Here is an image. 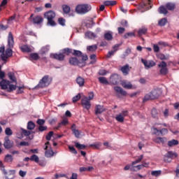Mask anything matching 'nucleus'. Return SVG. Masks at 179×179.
I'll return each instance as SVG.
<instances>
[{
	"label": "nucleus",
	"instance_id": "nucleus-32",
	"mask_svg": "<svg viewBox=\"0 0 179 179\" xmlns=\"http://www.w3.org/2000/svg\"><path fill=\"white\" fill-rule=\"evenodd\" d=\"M165 6L168 10H174L176 9V4L173 3H167Z\"/></svg>",
	"mask_w": 179,
	"mask_h": 179
},
{
	"label": "nucleus",
	"instance_id": "nucleus-8",
	"mask_svg": "<svg viewBox=\"0 0 179 179\" xmlns=\"http://www.w3.org/2000/svg\"><path fill=\"white\" fill-rule=\"evenodd\" d=\"M69 64L71 65H78V66H85V62L83 60H78L76 57H71L69 59Z\"/></svg>",
	"mask_w": 179,
	"mask_h": 179
},
{
	"label": "nucleus",
	"instance_id": "nucleus-18",
	"mask_svg": "<svg viewBox=\"0 0 179 179\" xmlns=\"http://www.w3.org/2000/svg\"><path fill=\"white\" fill-rule=\"evenodd\" d=\"M43 22H44V19L40 15H37L32 18V23H34V24H41Z\"/></svg>",
	"mask_w": 179,
	"mask_h": 179
},
{
	"label": "nucleus",
	"instance_id": "nucleus-58",
	"mask_svg": "<svg viewBox=\"0 0 179 179\" xmlns=\"http://www.w3.org/2000/svg\"><path fill=\"white\" fill-rule=\"evenodd\" d=\"M91 148H95V149H99V148H100V146H101V143H94V144H91L90 145Z\"/></svg>",
	"mask_w": 179,
	"mask_h": 179
},
{
	"label": "nucleus",
	"instance_id": "nucleus-10",
	"mask_svg": "<svg viewBox=\"0 0 179 179\" xmlns=\"http://www.w3.org/2000/svg\"><path fill=\"white\" fill-rule=\"evenodd\" d=\"M73 55H74V57H78V58H82L81 61L83 62H85L87 61L88 57L86 55H83V53H82V52L80 50H73Z\"/></svg>",
	"mask_w": 179,
	"mask_h": 179
},
{
	"label": "nucleus",
	"instance_id": "nucleus-60",
	"mask_svg": "<svg viewBox=\"0 0 179 179\" xmlns=\"http://www.w3.org/2000/svg\"><path fill=\"white\" fill-rule=\"evenodd\" d=\"M164 160L166 163H171V158H169V156L166 155V154L164 157Z\"/></svg>",
	"mask_w": 179,
	"mask_h": 179
},
{
	"label": "nucleus",
	"instance_id": "nucleus-50",
	"mask_svg": "<svg viewBox=\"0 0 179 179\" xmlns=\"http://www.w3.org/2000/svg\"><path fill=\"white\" fill-rule=\"evenodd\" d=\"M69 149L71 153H73V155H78V151H76L75 147L69 145Z\"/></svg>",
	"mask_w": 179,
	"mask_h": 179
},
{
	"label": "nucleus",
	"instance_id": "nucleus-54",
	"mask_svg": "<svg viewBox=\"0 0 179 179\" xmlns=\"http://www.w3.org/2000/svg\"><path fill=\"white\" fill-rule=\"evenodd\" d=\"M54 135V131H50L47 135H46V140L47 141H51V138H52V136Z\"/></svg>",
	"mask_w": 179,
	"mask_h": 179
},
{
	"label": "nucleus",
	"instance_id": "nucleus-40",
	"mask_svg": "<svg viewBox=\"0 0 179 179\" xmlns=\"http://www.w3.org/2000/svg\"><path fill=\"white\" fill-rule=\"evenodd\" d=\"M115 120L117 122H124V117L120 113L115 116Z\"/></svg>",
	"mask_w": 179,
	"mask_h": 179
},
{
	"label": "nucleus",
	"instance_id": "nucleus-27",
	"mask_svg": "<svg viewBox=\"0 0 179 179\" xmlns=\"http://www.w3.org/2000/svg\"><path fill=\"white\" fill-rule=\"evenodd\" d=\"M158 11H159V13H160L161 15H167V13H169V11H167V8H166L164 6H161L158 8Z\"/></svg>",
	"mask_w": 179,
	"mask_h": 179
},
{
	"label": "nucleus",
	"instance_id": "nucleus-1",
	"mask_svg": "<svg viewBox=\"0 0 179 179\" xmlns=\"http://www.w3.org/2000/svg\"><path fill=\"white\" fill-rule=\"evenodd\" d=\"M13 45H15V40L13 38V34L12 32L8 33V48L5 51V46L1 45L0 48V53L1 54V58L2 61H8V58H10L13 55L12 48H13Z\"/></svg>",
	"mask_w": 179,
	"mask_h": 179
},
{
	"label": "nucleus",
	"instance_id": "nucleus-43",
	"mask_svg": "<svg viewBox=\"0 0 179 179\" xmlns=\"http://www.w3.org/2000/svg\"><path fill=\"white\" fill-rule=\"evenodd\" d=\"M30 160L31 162H35V163H38L40 158H38V156H37L36 155H33L31 156Z\"/></svg>",
	"mask_w": 179,
	"mask_h": 179
},
{
	"label": "nucleus",
	"instance_id": "nucleus-11",
	"mask_svg": "<svg viewBox=\"0 0 179 179\" xmlns=\"http://www.w3.org/2000/svg\"><path fill=\"white\" fill-rule=\"evenodd\" d=\"M13 141H10L8 136H6L3 143V146L5 149H7L8 150L9 149H12V148H13Z\"/></svg>",
	"mask_w": 179,
	"mask_h": 179
},
{
	"label": "nucleus",
	"instance_id": "nucleus-33",
	"mask_svg": "<svg viewBox=\"0 0 179 179\" xmlns=\"http://www.w3.org/2000/svg\"><path fill=\"white\" fill-rule=\"evenodd\" d=\"M4 161L6 163H12V162H13V157L11 155H6Z\"/></svg>",
	"mask_w": 179,
	"mask_h": 179
},
{
	"label": "nucleus",
	"instance_id": "nucleus-14",
	"mask_svg": "<svg viewBox=\"0 0 179 179\" xmlns=\"http://www.w3.org/2000/svg\"><path fill=\"white\" fill-rule=\"evenodd\" d=\"M51 58L57 59V61H64L65 59V55L64 53H54L50 55Z\"/></svg>",
	"mask_w": 179,
	"mask_h": 179
},
{
	"label": "nucleus",
	"instance_id": "nucleus-25",
	"mask_svg": "<svg viewBox=\"0 0 179 179\" xmlns=\"http://www.w3.org/2000/svg\"><path fill=\"white\" fill-rule=\"evenodd\" d=\"M122 86L124 87V89H132V84L126 80H123L122 82Z\"/></svg>",
	"mask_w": 179,
	"mask_h": 179
},
{
	"label": "nucleus",
	"instance_id": "nucleus-21",
	"mask_svg": "<svg viewBox=\"0 0 179 179\" xmlns=\"http://www.w3.org/2000/svg\"><path fill=\"white\" fill-rule=\"evenodd\" d=\"M104 39L107 41H111L113 40V32L112 31H107L103 35Z\"/></svg>",
	"mask_w": 179,
	"mask_h": 179
},
{
	"label": "nucleus",
	"instance_id": "nucleus-59",
	"mask_svg": "<svg viewBox=\"0 0 179 179\" xmlns=\"http://www.w3.org/2000/svg\"><path fill=\"white\" fill-rule=\"evenodd\" d=\"M38 129L39 132H44V131H47V126H39Z\"/></svg>",
	"mask_w": 179,
	"mask_h": 179
},
{
	"label": "nucleus",
	"instance_id": "nucleus-37",
	"mask_svg": "<svg viewBox=\"0 0 179 179\" xmlns=\"http://www.w3.org/2000/svg\"><path fill=\"white\" fill-rule=\"evenodd\" d=\"M151 114H152V117H153V118H159V112L157 111V110L155 108H153L151 110Z\"/></svg>",
	"mask_w": 179,
	"mask_h": 179
},
{
	"label": "nucleus",
	"instance_id": "nucleus-9",
	"mask_svg": "<svg viewBox=\"0 0 179 179\" xmlns=\"http://www.w3.org/2000/svg\"><path fill=\"white\" fill-rule=\"evenodd\" d=\"M158 67L161 68L159 72L161 75H167L169 73V69H167V63L163 61L159 64H158Z\"/></svg>",
	"mask_w": 179,
	"mask_h": 179
},
{
	"label": "nucleus",
	"instance_id": "nucleus-47",
	"mask_svg": "<svg viewBox=\"0 0 179 179\" xmlns=\"http://www.w3.org/2000/svg\"><path fill=\"white\" fill-rule=\"evenodd\" d=\"M75 146H76V148H77V149H79L80 150H83V149H85L86 148L85 145L80 144L79 143H75Z\"/></svg>",
	"mask_w": 179,
	"mask_h": 179
},
{
	"label": "nucleus",
	"instance_id": "nucleus-6",
	"mask_svg": "<svg viewBox=\"0 0 179 179\" xmlns=\"http://www.w3.org/2000/svg\"><path fill=\"white\" fill-rule=\"evenodd\" d=\"M111 85H118L121 82V76L117 73L112 74L109 78Z\"/></svg>",
	"mask_w": 179,
	"mask_h": 179
},
{
	"label": "nucleus",
	"instance_id": "nucleus-45",
	"mask_svg": "<svg viewBox=\"0 0 179 179\" xmlns=\"http://www.w3.org/2000/svg\"><path fill=\"white\" fill-rule=\"evenodd\" d=\"M151 175L154 177H159L162 176V171H152Z\"/></svg>",
	"mask_w": 179,
	"mask_h": 179
},
{
	"label": "nucleus",
	"instance_id": "nucleus-7",
	"mask_svg": "<svg viewBox=\"0 0 179 179\" xmlns=\"http://www.w3.org/2000/svg\"><path fill=\"white\" fill-rule=\"evenodd\" d=\"M81 105L83 107V108H85V110H90V107H92V103H90V99L87 98V96H84L81 99Z\"/></svg>",
	"mask_w": 179,
	"mask_h": 179
},
{
	"label": "nucleus",
	"instance_id": "nucleus-15",
	"mask_svg": "<svg viewBox=\"0 0 179 179\" xmlns=\"http://www.w3.org/2000/svg\"><path fill=\"white\" fill-rule=\"evenodd\" d=\"M131 69L132 67H130L129 64H126L121 67L120 71L122 72L124 76H127V75L129 74V71Z\"/></svg>",
	"mask_w": 179,
	"mask_h": 179
},
{
	"label": "nucleus",
	"instance_id": "nucleus-49",
	"mask_svg": "<svg viewBox=\"0 0 179 179\" xmlns=\"http://www.w3.org/2000/svg\"><path fill=\"white\" fill-rule=\"evenodd\" d=\"M30 57L32 58L34 61H37L40 57L38 56V54L37 53H31L30 55Z\"/></svg>",
	"mask_w": 179,
	"mask_h": 179
},
{
	"label": "nucleus",
	"instance_id": "nucleus-17",
	"mask_svg": "<svg viewBox=\"0 0 179 179\" xmlns=\"http://www.w3.org/2000/svg\"><path fill=\"white\" fill-rule=\"evenodd\" d=\"M141 62H143L145 68H152L156 65V63L154 61H146L143 59H141Z\"/></svg>",
	"mask_w": 179,
	"mask_h": 179
},
{
	"label": "nucleus",
	"instance_id": "nucleus-38",
	"mask_svg": "<svg viewBox=\"0 0 179 179\" xmlns=\"http://www.w3.org/2000/svg\"><path fill=\"white\" fill-rule=\"evenodd\" d=\"M158 24H159V26H161V27L166 26V24H167V19L162 18V19L159 20L158 22Z\"/></svg>",
	"mask_w": 179,
	"mask_h": 179
},
{
	"label": "nucleus",
	"instance_id": "nucleus-53",
	"mask_svg": "<svg viewBox=\"0 0 179 179\" xmlns=\"http://www.w3.org/2000/svg\"><path fill=\"white\" fill-rule=\"evenodd\" d=\"M117 49L109 51L106 56L107 58H110L112 55H114V54H115V52H117Z\"/></svg>",
	"mask_w": 179,
	"mask_h": 179
},
{
	"label": "nucleus",
	"instance_id": "nucleus-34",
	"mask_svg": "<svg viewBox=\"0 0 179 179\" xmlns=\"http://www.w3.org/2000/svg\"><path fill=\"white\" fill-rule=\"evenodd\" d=\"M177 145H178V141L176 139L168 141V146H169L170 148H171V146H177Z\"/></svg>",
	"mask_w": 179,
	"mask_h": 179
},
{
	"label": "nucleus",
	"instance_id": "nucleus-48",
	"mask_svg": "<svg viewBox=\"0 0 179 179\" xmlns=\"http://www.w3.org/2000/svg\"><path fill=\"white\" fill-rule=\"evenodd\" d=\"M159 134L162 135V136H164V135H167V134H169V129L166 128H163L160 129Z\"/></svg>",
	"mask_w": 179,
	"mask_h": 179
},
{
	"label": "nucleus",
	"instance_id": "nucleus-51",
	"mask_svg": "<svg viewBox=\"0 0 179 179\" xmlns=\"http://www.w3.org/2000/svg\"><path fill=\"white\" fill-rule=\"evenodd\" d=\"M90 59L92 60L90 64H96V55H91Z\"/></svg>",
	"mask_w": 179,
	"mask_h": 179
},
{
	"label": "nucleus",
	"instance_id": "nucleus-35",
	"mask_svg": "<svg viewBox=\"0 0 179 179\" xmlns=\"http://www.w3.org/2000/svg\"><path fill=\"white\" fill-rule=\"evenodd\" d=\"M85 37H87L88 38H96L97 36H96V34L92 31H87L85 33Z\"/></svg>",
	"mask_w": 179,
	"mask_h": 179
},
{
	"label": "nucleus",
	"instance_id": "nucleus-23",
	"mask_svg": "<svg viewBox=\"0 0 179 179\" xmlns=\"http://www.w3.org/2000/svg\"><path fill=\"white\" fill-rule=\"evenodd\" d=\"M76 83L80 86V87H83V86H85V78L81 76H78L76 78Z\"/></svg>",
	"mask_w": 179,
	"mask_h": 179
},
{
	"label": "nucleus",
	"instance_id": "nucleus-44",
	"mask_svg": "<svg viewBox=\"0 0 179 179\" xmlns=\"http://www.w3.org/2000/svg\"><path fill=\"white\" fill-rule=\"evenodd\" d=\"M22 130V134L24 135V136H30L31 135V131H28L24 129H21Z\"/></svg>",
	"mask_w": 179,
	"mask_h": 179
},
{
	"label": "nucleus",
	"instance_id": "nucleus-62",
	"mask_svg": "<svg viewBox=\"0 0 179 179\" xmlns=\"http://www.w3.org/2000/svg\"><path fill=\"white\" fill-rule=\"evenodd\" d=\"M99 75H101V76H104L105 75H107V71L105 69H101L99 71Z\"/></svg>",
	"mask_w": 179,
	"mask_h": 179
},
{
	"label": "nucleus",
	"instance_id": "nucleus-4",
	"mask_svg": "<svg viewBox=\"0 0 179 179\" xmlns=\"http://www.w3.org/2000/svg\"><path fill=\"white\" fill-rule=\"evenodd\" d=\"M52 80L50 78L49 76H44L42 79L39 81L38 84L35 87V89H41L47 87L51 85Z\"/></svg>",
	"mask_w": 179,
	"mask_h": 179
},
{
	"label": "nucleus",
	"instance_id": "nucleus-41",
	"mask_svg": "<svg viewBox=\"0 0 179 179\" xmlns=\"http://www.w3.org/2000/svg\"><path fill=\"white\" fill-rule=\"evenodd\" d=\"M143 160V155H140L136 161L132 162V166H135V164H138V163H141Z\"/></svg>",
	"mask_w": 179,
	"mask_h": 179
},
{
	"label": "nucleus",
	"instance_id": "nucleus-31",
	"mask_svg": "<svg viewBox=\"0 0 179 179\" xmlns=\"http://www.w3.org/2000/svg\"><path fill=\"white\" fill-rule=\"evenodd\" d=\"M27 128L29 131H33V129H34V128H36V124H34V122H33L32 121H29L27 123Z\"/></svg>",
	"mask_w": 179,
	"mask_h": 179
},
{
	"label": "nucleus",
	"instance_id": "nucleus-63",
	"mask_svg": "<svg viewBox=\"0 0 179 179\" xmlns=\"http://www.w3.org/2000/svg\"><path fill=\"white\" fill-rule=\"evenodd\" d=\"M158 58H159V59H162V61L164 60V59H166V60L169 59V57H166L164 55H163V54L159 55H158Z\"/></svg>",
	"mask_w": 179,
	"mask_h": 179
},
{
	"label": "nucleus",
	"instance_id": "nucleus-26",
	"mask_svg": "<svg viewBox=\"0 0 179 179\" xmlns=\"http://www.w3.org/2000/svg\"><path fill=\"white\" fill-rule=\"evenodd\" d=\"M20 50L22 52H31V48H30V46L27 45H22L20 47Z\"/></svg>",
	"mask_w": 179,
	"mask_h": 179
},
{
	"label": "nucleus",
	"instance_id": "nucleus-16",
	"mask_svg": "<svg viewBox=\"0 0 179 179\" xmlns=\"http://www.w3.org/2000/svg\"><path fill=\"white\" fill-rule=\"evenodd\" d=\"M9 85H10V81H9L8 80L3 79L0 82V86H1V89H2V90H6L8 89V86H9Z\"/></svg>",
	"mask_w": 179,
	"mask_h": 179
},
{
	"label": "nucleus",
	"instance_id": "nucleus-19",
	"mask_svg": "<svg viewBox=\"0 0 179 179\" xmlns=\"http://www.w3.org/2000/svg\"><path fill=\"white\" fill-rule=\"evenodd\" d=\"M104 106L101 105H96L95 107V114L96 115H99V114H102L104 113Z\"/></svg>",
	"mask_w": 179,
	"mask_h": 179
},
{
	"label": "nucleus",
	"instance_id": "nucleus-3",
	"mask_svg": "<svg viewBox=\"0 0 179 179\" xmlns=\"http://www.w3.org/2000/svg\"><path fill=\"white\" fill-rule=\"evenodd\" d=\"M92 9V6L89 4H78L76 7V12L78 13V15H85L90 12Z\"/></svg>",
	"mask_w": 179,
	"mask_h": 179
},
{
	"label": "nucleus",
	"instance_id": "nucleus-56",
	"mask_svg": "<svg viewBox=\"0 0 179 179\" xmlns=\"http://www.w3.org/2000/svg\"><path fill=\"white\" fill-rule=\"evenodd\" d=\"M5 134H6V135L10 136V135H12V134H13L12 129H10V128H9V127H7L5 130Z\"/></svg>",
	"mask_w": 179,
	"mask_h": 179
},
{
	"label": "nucleus",
	"instance_id": "nucleus-42",
	"mask_svg": "<svg viewBox=\"0 0 179 179\" xmlns=\"http://www.w3.org/2000/svg\"><path fill=\"white\" fill-rule=\"evenodd\" d=\"M17 87L16 85H15L9 84L8 88L7 89V92L8 93H10V92H13V90H16Z\"/></svg>",
	"mask_w": 179,
	"mask_h": 179
},
{
	"label": "nucleus",
	"instance_id": "nucleus-24",
	"mask_svg": "<svg viewBox=\"0 0 179 179\" xmlns=\"http://www.w3.org/2000/svg\"><path fill=\"white\" fill-rule=\"evenodd\" d=\"M148 33V28L143 27L142 28H140L138 31V37H141V36H144V34H146Z\"/></svg>",
	"mask_w": 179,
	"mask_h": 179
},
{
	"label": "nucleus",
	"instance_id": "nucleus-39",
	"mask_svg": "<svg viewBox=\"0 0 179 179\" xmlns=\"http://www.w3.org/2000/svg\"><path fill=\"white\" fill-rule=\"evenodd\" d=\"M73 50L69 48H66L62 50L63 54H66V55H69L70 54H73Z\"/></svg>",
	"mask_w": 179,
	"mask_h": 179
},
{
	"label": "nucleus",
	"instance_id": "nucleus-61",
	"mask_svg": "<svg viewBox=\"0 0 179 179\" xmlns=\"http://www.w3.org/2000/svg\"><path fill=\"white\" fill-rule=\"evenodd\" d=\"M59 24H61V26H65V19L60 17L58 20Z\"/></svg>",
	"mask_w": 179,
	"mask_h": 179
},
{
	"label": "nucleus",
	"instance_id": "nucleus-30",
	"mask_svg": "<svg viewBox=\"0 0 179 179\" xmlns=\"http://www.w3.org/2000/svg\"><path fill=\"white\" fill-rule=\"evenodd\" d=\"M103 5L105 6H114L115 5H117L116 1H105L103 2Z\"/></svg>",
	"mask_w": 179,
	"mask_h": 179
},
{
	"label": "nucleus",
	"instance_id": "nucleus-13",
	"mask_svg": "<svg viewBox=\"0 0 179 179\" xmlns=\"http://www.w3.org/2000/svg\"><path fill=\"white\" fill-rule=\"evenodd\" d=\"M45 150H46L45 152V156L46 157H52L54 156V151L52 150V149L48 150H47V149H48V145H50V142H47L45 143Z\"/></svg>",
	"mask_w": 179,
	"mask_h": 179
},
{
	"label": "nucleus",
	"instance_id": "nucleus-36",
	"mask_svg": "<svg viewBox=\"0 0 179 179\" xmlns=\"http://www.w3.org/2000/svg\"><path fill=\"white\" fill-rule=\"evenodd\" d=\"M98 79L100 83H102V85H110V83H108V80L107 78H106V77H99Z\"/></svg>",
	"mask_w": 179,
	"mask_h": 179
},
{
	"label": "nucleus",
	"instance_id": "nucleus-57",
	"mask_svg": "<svg viewBox=\"0 0 179 179\" xmlns=\"http://www.w3.org/2000/svg\"><path fill=\"white\" fill-rule=\"evenodd\" d=\"M78 100H80V94H78L76 96L73 97V103H76Z\"/></svg>",
	"mask_w": 179,
	"mask_h": 179
},
{
	"label": "nucleus",
	"instance_id": "nucleus-20",
	"mask_svg": "<svg viewBox=\"0 0 179 179\" xmlns=\"http://www.w3.org/2000/svg\"><path fill=\"white\" fill-rule=\"evenodd\" d=\"M7 76H8V78L11 81L10 83H17V80L16 79V77L15 76V73L13 72H8L7 73Z\"/></svg>",
	"mask_w": 179,
	"mask_h": 179
},
{
	"label": "nucleus",
	"instance_id": "nucleus-55",
	"mask_svg": "<svg viewBox=\"0 0 179 179\" xmlns=\"http://www.w3.org/2000/svg\"><path fill=\"white\" fill-rule=\"evenodd\" d=\"M36 124H38V125H39V127L44 125V124H45V120H44L43 119H38L36 121Z\"/></svg>",
	"mask_w": 179,
	"mask_h": 179
},
{
	"label": "nucleus",
	"instance_id": "nucleus-12",
	"mask_svg": "<svg viewBox=\"0 0 179 179\" xmlns=\"http://www.w3.org/2000/svg\"><path fill=\"white\" fill-rule=\"evenodd\" d=\"M114 90L115 91L117 96H119L120 94H121V96H127V91L124 90L121 87H114Z\"/></svg>",
	"mask_w": 179,
	"mask_h": 179
},
{
	"label": "nucleus",
	"instance_id": "nucleus-22",
	"mask_svg": "<svg viewBox=\"0 0 179 179\" xmlns=\"http://www.w3.org/2000/svg\"><path fill=\"white\" fill-rule=\"evenodd\" d=\"M62 9L63 10V13L65 15H69V13H71V7L66 4L62 5Z\"/></svg>",
	"mask_w": 179,
	"mask_h": 179
},
{
	"label": "nucleus",
	"instance_id": "nucleus-52",
	"mask_svg": "<svg viewBox=\"0 0 179 179\" xmlns=\"http://www.w3.org/2000/svg\"><path fill=\"white\" fill-rule=\"evenodd\" d=\"M134 36H135V33L129 32L124 35V38H128L129 37H134Z\"/></svg>",
	"mask_w": 179,
	"mask_h": 179
},
{
	"label": "nucleus",
	"instance_id": "nucleus-5",
	"mask_svg": "<svg viewBox=\"0 0 179 179\" xmlns=\"http://www.w3.org/2000/svg\"><path fill=\"white\" fill-rule=\"evenodd\" d=\"M44 16L48 20V24L50 26H56L57 23L54 21V19H55V12L49 10L45 13Z\"/></svg>",
	"mask_w": 179,
	"mask_h": 179
},
{
	"label": "nucleus",
	"instance_id": "nucleus-2",
	"mask_svg": "<svg viewBox=\"0 0 179 179\" xmlns=\"http://www.w3.org/2000/svg\"><path fill=\"white\" fill-rule=\"evenodd\" d=\"M162 96V90L159 89H155L151 91L150 93L146 94L143 99V101H149V100H155V99H159Z\"/></svg>",
	"mask_w": 179,
	"mask_h": 179
},
{
	"label": "nucleus",
	"instance_id": "nucleus-46",
	"mask_svg": "<svg viewBox=\"0 0 179 179\" xmlns=\"http://www.w3.org/2000/svg\"><path fill=\"white\" fill-rule=\"evenodd\" d=\"M87 50H88V51H91V52L96 51V50H97V45H90L87 48Z\"/></svg>",
	"mask_w": 179,
	"mask_h": 179
},
{
	"label": "nucleus",
	"instance_id": "nucleus-28",
	"mask_svg": "<svg viewBox=\"0 0 179 179\" xmlns=\"http://www.w3.org/2000/svg\"><path fill=\"white\" fill-rule=\"evenodd\" d=\"M75 127H76V124H73L71 127L73 134L75 135L76 138H79V136H80V131L76 129H74Z\"/></svg>",
	"mask_w": 179,
	"mask_h": 179
},
{
	"label": "nucleus",
	"instance_id": "nucleus-64",
	"mask_svg": "<svg viewBox=\"0 0 179 179\" xmlns=\"http://www.w3.org/2000/svg\"><path fill=\"white\" fill-rule=\"evenodd\" d=\"M176 176L179 178V165L176 166V169L175 170Z\"/></svg>",
	"mask_w": 179,
	"mask_h": 179
},
{
	"label": "nucleus",
	"instance_id": "nucleus-29",
	"mask_svg": "<svg viewBox=\"0 0 179 179\" xmlns=\"http://www.w3.org/2000/svg\"><path fill=\"white\" fill-rule=\"evenodd\" d=\"M166 155L169 156V157L171 158V160L178 157V154H177L176 152H173V151H169Z\"/></svg>",
	"mask_w": 179,
	"mask_h": 179
}]
</instances>
